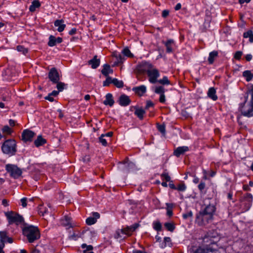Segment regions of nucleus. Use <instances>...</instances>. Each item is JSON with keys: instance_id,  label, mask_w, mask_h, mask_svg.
Returning <instances> with one entry per match:
<instances>
[{"instance_id": "nucleus-61", "label": "nucleus", "mask_w": 253, "mask_h": 253, "mask_svg": "<svg viewBox=\"0 0 253 253\" xmlns=\"http://www.w3.org/2000/svg\"><path fill=\"white\" fill-rule=\"evenodd\" d=\"M172 213H172V211L171 208H169L168 207L167 208V214L169 216H172Z\"/></svg>"}, {"instance_id": "nucleus-23", "label": "nucleus", "mask_w": 253, "mask_h": 253, "mask_svg": "<svg viewBox=\"0 0 253 253\" xmlns=\"http://www.w3.org/2000/svg\"><path fill=\"white\" fill-rule=\"evenodd\" d=\"M1 131L5 137L7 136L11 135L13 133V129L7 125L2 126Z\"/></svg>"}, {"instance_id": "nucleus-40", "label": "nucleus", "mask_w": 253, "mask_h": 253, "mask_svg": "<svg viewBox=\"0 0 253 253\" xmlns=\"http://www.w3.org/2000/svg\"><path fill=\"white\" fill-rule=\"evenodd\" d=\"M16 49L18 51L22 52L24 55H26L28 52V48H25L23 45H18Z\"/></svg>"}, {"instance_id": "nucleus-4", "label": "nucleus", "mask_w": 253, "mask_h": 253, "mask_svg": "<svg viewBox=\"0 0 253 253\" xmlns=\"http://www.w3.org/2000/svg\"><path fill=\"white\" fill-rule=\"evenodd\" d=\"M213 218L201 211L196 214L195 222L199 226H205L211 222Z\"/></svg>"}, {"instance_id": "nucleus-9", "label": "nucleus", "mask_w": 253, "mask_h": 253, "mask_svg": "<svg viewBox=\"0 0 253 253\" xmlns=\"http://www.w3.org/2000/svg\"><path fill=\"white\" fill-rule=\"evenodd\" d=\"M240 111L243 116L251 117L253 116V106L251 104H244L240 107Z\"/></svg>"}, {"instance_id": "nucleus-49", "label": "nucleus", "mask_w": 253, "mask_h": 253, "mask_svg": "<svg viewBox=\"0 0 253 253\" xmlns=\"http://www.w3.org/2000/svg\"><path fill=\"white\" fill-rule=\"evenodd\" d=\"M161 177L163 179H165L166 181H170V177L169 175V174L167 172H164L161 175Z\"/></svg>"}, {"instance_id": "nucleus-27", "label": "nucleus", "mask_w": 253, "mask_h": 253, "mask_svg": "<svg viewBox=\"0 0 253 253\" xmlns=\"http://www.w3.org/2000/svg\"><path fill=\"white\" fill-rule=\"evenodd\" d=\"M46 142L45 139L43 138L42 135H39L37 138L35 140L34 144L37 147L43 145Z\"/></svg>"}, {"instance_id": "nucleus-15", "label": "nucleus", "mask_w": 253, "mask_h": 253, "mask_svg": "<svg viewBox=\"0 0 253 253\" xmlns=\"http://www.w3.org/2000/svg\"><path fill=\"white\" fill-rule=\"evenodd\" d=\"M216 208L213 205L209 204L205 208L202 210L205 213L207 214L212 218H213V215L215 212Z\"/></svg>"}, {"instance_id": "nucleus-48", "label": "nucleus", "mask_w": 253, "mask_h": 253, "mask_svg": "<svg viewBox=\"0 0 253 253\" xmlns=\"http://www.w3.org/2000/svg\"><path fill=\"white\" fill-rule=\"evenodd\" d=\"M193 216V212L191 211H188L186 212L183 214V218L186 219L189 217H192Z\"/></svg>"}, {"instance_id": "nucleus-13", "label": "nucleus", "mask_w": 253, "mask_h": 253, "mask_svg": "<svg viewBox=\"0 0 253 253\" xmlns=\"http://www.w3.org/2000/svg\"><path fill=\"white\" fill-rule=\"evenodd\" d=\"M61 224L66 227L70 228L73 227L74 225L72 222V218L68 215H65L60 220Z\"/></svg>"}, {"instance_id": "nucleus-62", "label": "nucleus", "mask_w": 253, "mask_h": 253, "mask_svg": "<svg viewBox=\"0 0 253 253\" xmlns=\"http://www.w3.org/2000/svg\"><path fill=\"white\" fill-rule=\"evenodd\" d=\"M249 94H250L251 95V100L250 104L253 106V88L250 90Z\"/></svg>"}, {"instance_id": "nucleus-19", "label": "nucleus", "mask_w": 253, "mask_h": 253, "mask_svg": "<svg viewBox=\"0 0 253 253\" xmlns=\"http://www.w3.org/2000/svg\"><path fill=\"white\" fill-rule=\"evenodd\" d=\"M100 60L97 58V56L95 55L93 58L88 61V65H90L92 69H96L100 65Z\"/></svg>"}, {"instance_id": "nucleus-7", "label": "nucleus", "mask_w": 253, "mask_h": 253, "mask_svg": "<svg viewBox=\"0 0 253 253\" xmlns=\"http://www.w3.org/2000/svg\"><path fill=\"white\" fill-rule=\"evenodd\" d=\"M149 82L153 84L157 83L158 79L160 76V72L154 65L147 72Z\"/></svg>"}, {"instance_id": "nucleus-21", "label": "nucleus", "mask_w": 253, "mask_h": 253, "mask_svg": "<svg viewBox=\"0 0 253 253\" xmlns=\"http://www.w3.org/2000/svg\"><path fill=\"white\" fill-rule=\"evenodd\" d=\"M54 25L55 27H58L57 31L59 32L63 31L66 27V25L64 23V21L62 19L55 20L54 21Z\"/></svg>"}, {"instance_id": "nucleus-37", "label": "nucleus", "mask_w": 253, "mask_h": 253, "mask_svg": "<svg viewBox=\"0 0 253 253\" xmlns=\"http://www.w3.org/2000/svg\"><path fill=\"white\" fill-rule=\"evenodd\" d=\"M113 84L117 87L121 88L124 86V83L122 81L118 80L117 79L114 78L113 80Z\"/></svg>"}, {"instance_id": "nucleus-51", "label": "nucleus", "mask_w": 253, "mask_h": 253, "mask_svg": "<svg viewBox=\"0 0 253 253\" xmlns=\"http://www.w3.org/2000/svg\"><path fill=\"white\" fill-rule=\"evenodd\" d=\"M0 237L1 240L0 241H2L3 243H4V241L6 239V233L5 231H0Z\"/></svg>"}, {"instance_id": "nucleus-16", "label": "nucleus", "mask_w": 253, "mask_h": 253, "mask_svg": "<svg viewBox=\"0 0 253 253\" xmlns=\"http://www.w3.org/2000/svg\"><path fill=\"white\" fill-rule=\"evenodd\" d=\"M130 103L129 97L125 94L121 95L119 99V103L122 106H128Z\"/></svg>"}, {"instance_id": "nucleus-35", "label": "nucleus", "mask_w": 253, "mask_h": 253, "mask_svg": "<svg viewBox=\"0 0 253 253\" xmlns=\"http://www.w3.org/2000/svg\"><path fill=\"white\" fill-rule=\"evenodd\" d=\"M116 59L117 60V61L115 63V65H117V64H122L126 59L124 55H121V54L117 55L116 56Z\"/></svg>"}, {"instance_id": "nucleus-64", "label": "nucleus", "mask_w": 253, "mask_h": 253, "mask_svg": "<svg viewBox=\"0 0 253 253\" xmlns=\"http://www.w3.org/2000/svg\"><path fill=\"white\" fill-rule=\"evenodd\" d=\"M169 14V11L167 10H164L162 12V16L164 18L167 17Z\"/></svg>"}, {"instance_id": "nucleus-8", "label": "nucleus", "mask_w": 253, "mask_h": 253, "mask_svg": "<svg viewBox=\"0 0 253 253\" xmlns=\"http://www.w3.org/2000/svg\"><path fill=\"white\" fill-rule=\"evenodd\" d=\"M153 65L147 61H143L139 63L136 67L138 72L140 74H143L147 72L153 67Z\"/></svg>"}, {"instance_id": "nucleus-57", "label": "nucleus", "mask_w": 253, "mask_h": 253, "mask_svg": "<svg viewBox=\"0 0 253 253\" xmlns=\"http://www.w3.org/2000/svg\"><path fill=\"white\" fill-rule=\"evenodd\" d=\"M154 103L151 101H147L145 106V109H148L150 107H153Z\"/></svg>"}, {"instance_id": "nucleus-24", "label": "nucleus", "mask_w": 253, "mask_h": 253, "mask_svg": "<svg viewBox=\"0 0 253 253\" xmlns=\"http://www.w3.org/2000/svg\"><path fill=\"white\" fill-rule=\"evenodd\" d=\"M218 52L217 51L213 50L209 53L208 61L210 64H212L214 60L217 57Z\"/></svg>"}, {"instance_id": "nucleus-12", "label": "nucleus", "mask_w": 253, "mask_h": 253, "mask_svg": "<svg viewBox=\"0 0 253 253\" xmlns=\"http://www.w3.org/2000/svg\"><path fill=\"white\" fill-rule=\"evenodd\" d=\"M139 226V224L138 223H134L130 226H127L124 229H122V233L127 236H130L132 233Z\"/></svg>"}, {"instance_id": "nucleus-47", "label": "nucleus", "mask_w": 253, "mask_h": 253, "mask_svg": "<svg viewBox=\"0 0 253 253\" xmlns=\"http://www.w3.org/2000/svg\"><path fill=\"white\" fill-rule=\"evenodd\" d=\"M186 189V186L184 183L179 184L176 188V190L179 191H184Z\"/></svg>"}, {"instance_id": "nucleus-18", "label": "nucleus", "mask_w": 253, "mask_h": 253, "mask_svg": "<svg viewBox=\"0 0 253 253\" xmlns=\"http://www.w3.org/2000/svg\"><path fill=\"white\" fill-rule=\"evenodd\" d=\"M166 47V51L167 53H171L173 51V46L175 45L174 42L173 40H168L166 42H163Z\"/></svg>"}, {"instance_id": "nucleus-29", "label": "nucleus", "mask_w": 253, "mask_h": 253, "mask_svg": "<svg viewBox=\"0 0 253 253\" xmlns=\"http://www.w3.org/2000/svg\"><path fill=\"white\" fill-rule=\"evenodd\" d=\"M215 93V89L213 87H211L208 90V96L213 100L215 101L217 99V96Z\"/></svg>"}, {"instance_id": "nucleus-31", "label": "nucleus", "mask_w": 253, "mask_h": 253, "mask_svg": "<svg viewBox=\"0 0 253 253\" xmlns=\"http://www.w3.org/2000/svg\"><path fill=\"white\" fill-rule=\"evenodd\" d=\"M41 6V4L38 0H34L32 4L30 6L29 10L31 12H34L37 8H39Z\"/></svg>"}, {"instance_id": "nucleus-28", "label": "nucleus", "mask_w": 253, "mask_h": 253, "mask_svg": "<svg viewBox=\"0 0 253 253\" xmlns=\"http://www.w3.org/2000/svg\"><path fill=\"white\" fill-rule=\"evenodd\" d=\"M152 90L154 92L158 94L165 93L166 89L163 85H157L152 87Z\"/></svg>"}, {"instance_id": "nucleus-14", "label": "nucleus", "mask_w": 253, "mask_h": 253, "mask_svg": "<svg viewBox=\"0 0 253 253\" xmlns=\"http://www.w3.org/2000/svg\"><path fill=\"white\" fill-rule=\"evenodd\" d=\"M189 148L186 146L178 147L174 150L173 155L176 157H179L180 155L184 154L185 153L189 151Z\"/></svg>"}, {"instance_id": "nucleus-63", "label": "nucleus", "mask_w": 253, "mask_h": 253, "mask_svg": "<svg viewBox=\"0 0 253 253\" xmlns=\"http://www.w3.org/2000/svg\"><path fill=\"white\" fill-rule=\"evenodd\" d=\"M15 124H16L15 121L12 120V119H10L9 120V124L10 127H13L14 126H15Z\"/></svg>"}, {"instance_id": "nucleus-54", "label": "nucleus", "mask_w": 253, "mask_h": 253, "mask_svg": "<svg viewBox=\"0 0 253 253\" xmlns=\"http://www.w3.org/2000/svg\"><path fill=\"white\" fill-rule=\"evenodd\" d=\"M159 101L161 103H165L166 102V96L165 93L160 94Z\"/></svg>"}, {"instance_id": "nucleus-59", "label": "nucleus", "mask_w": 253, "mask_h": 253, "mask_svg": "<svg viewBox=\"0 0 253 253\" xmlns=\"http://www.w3.org/2000/svg\"><path fill=\"white\" fill-rule=\"evenodd\" d=\"M79 237L77 234L73 233L69 236V239L71 240H77Z\"/></svg>"}, {"instance_id": "nucleus-60", "label": "nucleus", "mask_w": 253, "mask_h": 253, "mask_svg": "<svg viewBox=\"0 0 253 253\" xmlns=\"http://www.w3.org/2000/svg\"><path fill=\"white\" fill-rule=\"evenodd\" d=\"M44 99L49 101L50 102H53L54 101L53 96H51L49 94H48L47 96H45Z\"/></svg>"}, {"instance_id": "nucleus-39", "label": "nucleus", "mask_w": 253, "mask_h": 253, "mask_svg": "<svg viewBox=\"0 0 253 253\" xmlns=\"http://www.w3.org/2000/svg\"><path fill=\"white\" fill-rule=\"evenodd\" d=\"M56 44L55 37L53 36H50L48 42V46L52 47Z\"/></svg>"}, {"instance_id": "nucleus-5", "label": "nucleus", "mask_w": 253, "mask_h": 253, "mask_svg": "<svg viewBox=\"0 0 253 253\" xmlns=\"http://www.w3.org/2000/svg\"><path fill=\"white\" fill-rule=\"evenodd\" d=\"M5 169L10 176L14 178H18L22 174V170L16 165L13 164H7L5 166Z\"/></svg>"}, {"instance_id": "nucleus-46", "label": "nucleus", "mask_w": 253, "mask_h": 253, "mask_svg": "<svg viewBox=\"0 0 253 253\" xmlns=\"http://www.w3.org/2000/svg\"><path fill=\"white\" fill-rule=\"evenodd\" d=\"M47 212V209L46 208L43 207L42 206H40L39 208V213L42 215H44V214Z\"/></svg>"}, {"instance_id": "nucleus-34", "label": "nucleus", "mask_w": 253, "mask_h": 253, "mask_svg": "<svg viewBox=\"0 0 253 253\" xmlns=\"http://www.w3.org/2000/svg\"><path fill=\"white\" fill-rule=\"evenodd\" d=\"M243 37L244 38H249L250 42H253V32L252 30H249L245 32Z\"/></svg>"}, {"instance_id": "nucleus-56", "label": "nucleus", "mask_w": 253, "mask_h": 253, "mask_svg": "<svg viewBox=\"0 0 253 253\" xmlns=\"http://www.w3.org/2000/svg\"><path fill=\"white\" fill-rule=\"evenodd\" d=\"M205 186L206 184L204 182H201L198 185V188L201 191H202L205 189Z\"/></svg>"}, {"instance_id": "nucleus-10", "label": "nucleus", "mask_w": 253, "mask_h": 253, "mask_svg": "<svg viewBox=\"0 0 253 253\" xmlns=\"http://www.w3.org/2000/svg\"><path fill=\"white\" fill-rule=\"evenodd\" d=\"M36 134L28 129H24L22 133V140L24 142L32 141Z\"/></svg>"}, {"instance_id": "nucleus-17", "label": "nucleus", "mask_w": 253, "mask_h": 253, "mask_svg": "<svg viewBox=\"0 0 253 253\" xmlns=\"http://www.w3.org/2000/svg\"><path fill=\"white\" fill-rule=\"evenodd\" d=\"M93 216H90L86 218V223L88 225H91L95 224L97 219L100 217V214L98 212H95L93 213Z\"/></svg>"}, {"instance_id": "nucleus-6", "label": "nucleus", "mask_w": 253, "mask_h": 253, "mask_svg": "<svg viewBox=\"0 0 253 253\" xmlns=\"http://www.w3.org/2000/svg\"><path fill=\"white\" fill-rule=\"evenodd\" d=\"M5 215L8 220L9 224L15 223L18 225L22 223L23 221V218L19 214L13 212L8 211L5 213Z\"/></svg>"}, {"instance_id": "nucleus-11", "label": "nucleus", "mask_w": 253, "mask_h": 253, "mask_svg": "<svg viewBox=\"0 0 253 253\" xmlns=\"http://www.w3.org/2000/svg\"><path fill=\"white\" fill-rule=\"evenodd\" d=\"M49 80L54 84L58 83L60 80L59 74L55 68H52L48 73Z\"/></svg>"}, {"instance_id": "nucleus-55", "label": "nucleus", "mask_w": 253, "mask_h": 253, "mask_svg": "<svg viewBox=\"0 0 253 253\" xmlns=\"http://www.w3.org/2000/svg\"><path fill=\"white\" fill-rule=\"evenodd\" d=\"M121 234H123L122 233V229H121V230L119 229L117 231H116V234L115 235V237L117 239L121 238L122 237Z\"/></svg>"}, {"instance_id": "nucleus-44", "label": "nucleus", "mask_w": 253, "mask_h": 253, "mask_svg": "<svg viewBox=\"0 0 253 253\" xmlns=\"http://www.w3.org/2000/svg\"><path fill=\"white\" fill-rule=\"evenodd\" d=\"M157 128L158 130L161 132L163 134L166 133V126L165 125H157Z\"/></svg>"}, {"instance_id": "nucleus-25", "label": "nucleus", "mask_w": 253, "mask_h": 253, "mask_svg": "<svg viewBox=\"0 0 253 253\" xmlns=\"http://www.w3.org/2000/svg\"><path fill=\"white\" fill-rule=\"evenodd\" d=\"M101 70V73L105 76H109V74H112L113 72V69L110 67V66L107 64H104Z\"/></svg>"}, {"instance_id": "nucleus-50", "label": "nucleus", "mask_w": 253, "mask_h": 253, "mask_svg": "<svg viewBox=\"0 0 253 253\" xmlns=\"http://www.w3.org/2000/svg\"><path fill=\"white\" fill-rule=\"evenodd\" d=\"M42 247L37 246L32 251L31 253H44L43 252H42Z\"/></svg>"}, {"instance_id": "nucleus-38", "label": "nucleus", "mask_w": 253, "mask_h": 253, "mask_svg": "<svg viewBox=\"0 0 253 253\" xmlns=\"http://www.w3.org/2000/svg\"><path fill=\"white\" fill-rule=\"evenodd\" d=\"M164 225L167 229L170 232H172L175 228L174 224L170 222H166L165 223Z\"/></svg>"}, {"instance_id": "nucleus-36", "label": "nucleus", "mask_w": 253, "mask_h": 253, "mask_svg": "<svg viewBox=\"0 0 253 253\" xmlns=\"http://www.w3.org/2000/svg\"><path fill=\"white\" fill-rule=\"evenodd\" d=\"M122 53L124 56H126L127 57H132L133 55L130 52V50L128 49L127 47H126L123 49L122 51Z\"/></svg>"}, {"instance_id": "nucleus-33", "label": "nucleus", "mask_w": 253, "mask_h": 253, "mask_svg": "<svg viewBox=\"0 0 253 253\" xmlns=\"http://www.w3.org/2000/svg\"><path fill=\"white\" fill-rule=\"evenodd\" d=\"M243 76L246 78L247 82L251 81L253 79L252 73L249 70H246L243 72Z\"/></svg>"}, {"instance_id": "nucleus-45", "label": "nucleus", "mask_w": 253, "mask_h": 253, "mask_svg": "<svg viewBox=\"0 0 253 253\" xmlns=\"http://www.w3.org/2000/svg\"><path fill=\"white\" fill-rule=\"evenodd\" d=\"M56 84H57L56 87L58 91H62L64 89V86H65L64 83L58 82Z\"/></svg>"}, {"instance_id": "nucleus-2", "label": "nucleus", "mask_w": 253, "mask_h": 253, "mask_svg": "<svg viewBox=\"0 0 253 253\" xmlns=\"http://www.w3.org/2000/svg\"><path fill=\"white\" fill-rule=\"evenodd\" d=\"M23 233L31 243L40 239L41 236L38 228L33 225L25 226L23 229Z\"/></svg>"}, {"instance_id": "nucleus-52", "label": "nucleus", "mask_w": 253, "mask_h": 253, "mask_svg": "<svg viewBox=\"0 0 253 253\" xmlns=\"http://www.w3.org/2000/svg\"><path fill=\"white\" fill-rule=\"evenodd\" d=\"M242 54L243 53L242 51H238L235 52L234 54V58L237 60H240L241 58Z\"/></svg>"}, {"instance_id": "nucleus-41", "label": "nucleus", "mask_w": 253, "mask_h": 253, "mask_svg": "<svg viewBox=\"0 0 253 253\" xmlns=\"http://www.w3.org/2000/svg\"><path fill=\"white\" fill-rule=\"evenodd\" d=\"M106 79L105 81L103 82V85L104 86H107L110 85V84H113V79H112L111 77L109 76H106Z\"/></svg>"}, {"instance_id": "nucleus-32", "label": "nucleus", "mask_w": 253, "mask_h": 253, "mask_svg": "<svg viewBox=\"0 0 253 253\" xmlns=\"http://www.w3.org/2000/svg\"><path fill=\"white\" fill-rule=\"evenodd\" d=\"M145 113V110L142 108H137L134 112V114L136 115L140 120L143 119V115Z\"/></svg>"}, {"instance_id": "nucleus-43", "label": "nucleus", "mask_w": 253, "mask_h": 253, "mask_svg": "<svg viewBox=\"0 0 253 253\" xmlns=\"http://www.w3.org/2000/svg\"><path fill=\"white\" fill-rule=\"evenodd\" d=\"M105 137V135L102 134L99 138V141L102 145L106 146L107 145V140Z\"/></svg>"}, {"instance_id": "nucleus-1", "label": "nucleus", "mask_w": 253, "mask_h": 253, "mask_svg": "<svg viewBox=\"0 0 253 253\" xmlns=\"http://www.w3.org/2000/svg\"><path fill=\"white\" fill-rule=\"evenodd\" d=\"M209 237V235L205 236L203 242L205 244H207L199 247L196 250H193V253H219L217 249L213 247L215 245V241L211 240Z\"/></svg>"}, {"instance_id": "nucleus-20", "label": "nucleus", "mask_w": 253, "mask_h": 253, "mask_svg": "<svg viewBox=\"0 0 253 253\" xmlns=\"http://www.w3.org/2000/svg\"><path fill=\"white\" fill-rule=\"evenodd\" d=\"M103 104L105 105H109L112 107L114 104L113 95L111 93H108L105 96V99L103 101Z\"/></svg>"}, {"instance_id": "nucleus-3", "label": "nucleus", "mask_w": 253, "mask_h": 253, "mask_svg": "<svg viewBox=\"0 0 253 253\" xmlns=\"http://www.w3.org/2000/svg\"><path fill=\"white\" fill-rule=\"evenodd\" d=\"M1 150L4 154L14 155L17 151L15 140L13 139L5 140L2 144Z\"/></svg>"}, {"instance_id": "nucleus-42", "label": "nucleus", "mask_w": 253, "mask_h": 253, "mask_svg": "<svg viewBox=\"0 0 253 253\" xmlns=\"http://www.w3.org/2000/svg\"><path fill=\"white\" fill-rule=\"evenodd\" d=\"M154 229L157 231H160L162 229V225L161 223L159 221L154 222L153 223Z\"/></svg>"}, {"instance_id": "nucleus-30", "label": "nucleus", "mask_w": 253, "mask_h": 253, "mask_svg": "<svg viewBox=\"0 0 253 253\" xmlns=\"http://www.w3.org/2000/svg\"><path fill=\"white\" fill-rule=\"evenodd\" d=\"M157 83L163 86L165 85H169L171 84L170 81L167 76H164L162 79L158 80Z\"/></svg>"}, {"instance_id": "nucleus-22", "label": "nucleus", "mask_w": 253, "mask_h": 253, "mask_svg": "<svg viewBox=\"0 0 253 253\" xmlns=\"http://www.w3.org/2000/svg\"><path fill=\"white\" fill-rule=\"evenodd\" d=\"M132 90L138 95L142 96L146 91V87L144 85L134 87Z\"/></svg>"}, {"instance_id": "nucleus-58", "label": "nucleus", "mask_w": 253, "mask_h": 253, "mask_svg": "<svg viewBox=\"0 0 253 253\" xmlns=\"http://www.w3.org/2000/svg\"><path fill=\"white\" fill-rule=\"evenodd\" d=\"M21 205L23 207L25 208L27 206V199L26 198H23L21 199Z\"/></svg>"}, {"instance_id": "nucleus-26", "label": "nucleus", "mask_w": 253, "mask_h": 253, "mask_svg": "<svg viewBox=\"0 0 253 253\" xmlns=\"http://www.w3.org/2000/svg\"><path fill=\"white\" fill-rule=\"evenodd\" d=\"M122 164L123 165V169L126 171H130L135 167V165L133 163L128 161L124 162Z\"/></svg>"}, {"instance_id": "nucleus-53", "label": "nucleus", "mask_w": 253, "mask_h": 253, "mask_svg": "<svg viewBox=\"0 0 253 253\" xmlns=\"http://www.w3.org/2000/svg\"><path fill=\"white\" fill-rule=\"evenodd\" d=\"M82 248L83 249H85L86 248V250H85V251H91L93 249V247L91 245H86L85 244H83L82 245Z\"/></svg>"}]
</instances>
